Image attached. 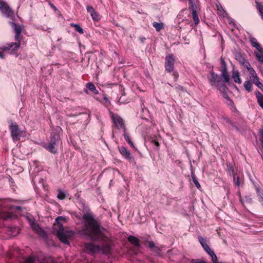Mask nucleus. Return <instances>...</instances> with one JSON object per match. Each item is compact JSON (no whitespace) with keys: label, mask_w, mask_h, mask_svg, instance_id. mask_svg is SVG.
<instances>
[{"label":"nucleus","mask_w":263,"mask_h":263,"mask_svg":"<svg viewBox=\"0 0 263 263\" xmlns=\"http://www.w3.org/2000/svg\"><path fill=\"white\" fill-rule=\"evenodd\" d=\"M204 250L207 252L208 254H209L211 258L213 263H218L217 262V258L215 253L213 252V251L210 248V250L205 249Z\"/></svg>","instance_id":"412c9836"},{"label":"nucleus","mask_w":263,"mask_h":263,"mask_svg":"<svg viewBox=\"0 0 263 263\" xmlns=\"http://www.w3.org/2000/svg\"><path fill=\"white\" fill-rule=\"evenodd\" d=\"M210 75L211 76L208 77V79L212 86L219 90L224 98H228L225 92L226 86L222 82L221 77L213 71L210 72Z\"/></svg>","instance_id":"20e7f679"},{"label":"nucleus","mask_w":263,"mask_h":263,"mask_svg":"<svg viewBox=\"0 0 263 263\" xmlns=\"http://www.w3.org/2000/svg\"><path fill=\"white\" fill-rule=\"evenodd\" d=\"M260 141H263V129L260 130Z\"/></svg>","instance_id":"79ce46f5"},{"label":"nucleus","mask_w":263,"mask_h":263,"mask_svg":"<svg viewBox=\"0 0 263 263\" xmlns=\"http://www.w3.org/2000/svg\"><path fill=\"white\" fill-rule=\"evenodd\" d=\"M30 224L32 230L35 232L39 235L44 237L46 235L45 231L41 227L31 219H29Z\"/></svg>","instance_id":"f8f14e48"},{"label":"nucleus","mask_w":263,"mask_h":263,"mask_svg":"<svg viewBox=\"0 0 263 263\" xmlns=\"http://www.w3.org/2000/svg\"><path fill=\"white\" fill-rule=\"evenodd\" d=\"M189 3L193 2H194V0H189Z\"/></svg>","instance_id":"3c124183"},{"label":"nucleus","mask_w":263,"mask_h":263,"mask_svg":"<svg viewBox=\"0 0 263 263\" xmlns=\"http://www.w3.org/2000/svg\"><path fill=\"white\" fill-rule=\"evenodd\" d=\"M0 11L3 15L12 21L14 20L15 17L14 12L6 2H4L0 6Z\"/></svg>","instance_id":"6e6552de"},{"label":"nucleus","mask_w":263,"mask_h":263,"mask_svg":"<svg viewBox=\"0 0 263 263\" xmlns=\"http://www.w3.org/2000/svg\"><path fill=\"white\" fill-rule=\"evenodd\" d=\"M119 151L121 154L126 159L133 162L134 161V157L131 155L130 153L127 149L124 146H122L119 148Z\"/></svg>","instance_id":"ddd939ff"},{"label":"nucleus","mask_w":263,"mask_h":263,"mask_svg":"<svg viewBox=\"0 0 263 263\" xmlns=\"http://www.w3.org/2000/svg\"><path fill=\"white\" fill-rule=\"evenodd\" d=\"M70 26L73 27L76 31L79 32L80 34H83L84 33L83 29L78 24H76L73 23H71Z\"/></svg>","instance_id":"393cba45"},{"label":"nucleus","mask_w":263,"mask_h":263,"mask_svg":"<svg viewBox=\"0 0 263 263\" xmlns=\"http://www.w3.org/2000/svg\"><path fill=\"white\" fill-rule=\"evenodd\" d=\"M239 177H237V179H236V180L235 181V184L236 185L239 186L240 185V182H239Z\"/></svg>","instance_id":"c03bdc74"},{"label":"nucleus","mask_w":263,"mask_h":263,"mask_svg":"<svg viewBox=\"0 0 263 263\" xmlns=\"http://www.w3.org/2000/svg\"><path fill=\"white\" fill-rule=\"evenodd\" d=\"M95 263H101V262L99 261H97L95 262Z\"/></svg>","instance_id":"864d4df0"},{"label":"nucleus","mask_w":263,"mask_h":263,"mask_svg":"<svg viewBox=\"0 0 263 263\" xmlns=\"http://www.w3.org/2000/svg\"><path fill=\"white\" fill-rule=\"evenodd\" d=\"M22 207L10 204L7 200L0 199V218L7 220L16 217V211H21Z\"/></svg>","instance_id":"f03ea898"},{"label":"nucleus","mask_w":263,"mask_h":263,"mask_svg":"<svg viewBox=\"0 0 263 263\" xmlns=\"http://www.w3.org/2000/svg\"><path fill=\"white\" fill-rule=\"evenodd\" d=\"M192 16H193V19L194 21V23L195 25H197L199 22V19L198 17V15L197 14V12H192Z\"/></svg>","instance_id":"72a5a7b5"},{"label":"nucleus","mask_w":263,"mask_h":263,"mask_svg":"<svg viewBox=\"0 0 263 263\" xmlns=\"http://www.w3.org/2000/svg\"><path fill=\"white\" fill-rule=\"evenodd\" d=\"M104 99H105V100H106V101H108V98H107L106 97H105V98H104Z\"/></svg>","instance_id":"8fccbe9b"},{"label":"nucleus","mask_w":263,"mask_h":263,"mask_svg":"<svg viewBox=\"0 0 263 263\" xmlns=\"http://www.w3.org/2000/svg\"><path fill=\"white\" fill-rule=\"evenodd\" d=\"M4 1H1L0 0V6L2 4V3L4 2Z\"/></svg>","instance_id":"09e8293b"},{"label":"nucleus","mask_w":263,"mask_h":263,"mask_svg":"<svg viewBox=\"0 0 263 263\" xmlns=\"http://www.w3.org/2000/svg\"><path fill=\"white\" fill-rule=\"evenodd\" d=\"M153 26L155 28L157 31H159L163 28V24L162 23H159L156 22L153 23Z\"/></svg>","instance_id":"c756f323"},{"label":"nucleus","mask_w":263,"mask_h":263,"mask_svg":"<svg viewBox=\"0 0 263 263\" xmlns=\"http://www.w3.org/2000/svg\"><path fill=\"white\" fill-rule=\"evenodd\" d=\"M83 227L82 234L89 237L91 240L100 242L101 245L98 246L92 242L86 243L85 245L86 251L91 254L98 253L108 254L110 251L108 239L102 232L101 227L91 212H87L82 216Z\"/></svg>","instance_id":"f257e3e1"},{"label":"nucleus","mask_w":263,"mask_h":263,"mask_svg":"<svg viewBox=\"0 0 263 263\" xmlns=\"http://www.w3.org/2000/svg\"><path fill=\"white\" fill-rule=\"evenodd\" d=\"M198 240H199V241L200 242L201 245L204 249V250L206 248V249L210 250V247L206 243V238H204L202 237V236H199Z\"/></svg>","instance_id":"4be33fe9"},{"label":"nucleus","mask_w":263,"mask_h":263,"mask_svg":"<svg viewBox=\"0 0 263 263\" xmlns=\"http://www.w3.org/2000/svg\"><path fill=\"white\" fill-rule=\"evenodd\" d=\"M252 84L250 81H246L244 83V87L246 90L248 92H251L252 91Z\"/></svg>","instance_id":"c85d7f7f"},{"label":"nucleus","mask_w":263,"mask_h":263,"mask_svg":"<svg viewBox=\"0 0 263 263\" xmlns=\"http://www.w3.org/2000/svg\"><path fill=\"white\" fill-rule=\"evenodd\" d=\"M90 15L94 21H98L99 20V14L95 10L90 13Z\"/></svg>","instance_id":"f704fd0d"},{"label":"nucleus","mask_w":263,"mask_h":263,"mask_svg":"<svg viewBox=\"0 0 263 263\" xmlns=\"http://www.w3.org/2000/svg\"><path fill=\"white\" fill-rule=\"evenodd\" d=\"M250 73L251 74V76L250 77V80H251L252 79H253V76L255 77V76H257L256 73L254 69L252 67V66L250 65V67H248L247 68Z\"/></svg>","instance_id":"473e14b6"},{"label":"nucleus","mask_w":263,"mask_h":263,"mask_svg":"<svg viewBox=\"0 0 263 263\" xmlns=\"http://www.w3.org/2000/svg\"><path fill=\"white\" fill-rule=\"evenodd\" d=\"M62 129L59 126L53 127L51 134L50 141L59 144L60 142V136L62 133Z\"/></svg>","instance_id":"1a4fd4ad"},{"label":"nucleus","mask_w":263,"mask_h":263,"mask_svg":"<svg viewBox=\"0 0 263 263\" xmlns=\"http://www.w3.org/2000/svg\"><path fill=\"white\" fill-rule=\"evenodd\" d=\"M217 11H218V15H219L220 16H221L223 17H224L225 16H226L227 14L226 13L225 11L223 9V8L221 7L217 6Z\"/></svg>","instance_id":"cd10ccee"},{"label":"nucleus","mask_w":263,"mask_h":263,"mask_svg":"<svg viewBox=\"0 0 263 263\" xmlns=\"http://www.w3.org/2000/svg\"><path fill=\"white\" fill-rule=\"evenodd\" d=\"M9 128L14 142L20 141L21 138L25 137L27 135L26 132L21 129L15 122H10Z\"/></svg>","instance_id":"39448f33"},{"label":"nucleus","mask_w":263,"mask_h":263,"mask_svg":"<svg viewBox=\"0 0 263 263\" xmlns=\"http://www.w3.org/2000/svg\"><path fill=\"white\" fill-rule=\"evenodd\" d=\"M0 57L2 59H4V55L2 52L0 53Z\"/></svg>","instance_id":"de8ad7c7"},{"label":"nucleus","mask_w":263,"mask_h":263,"mask_svg":"<svg viewBox=\"0 0 263 263\" xmlns=\"http://www.w3.org/2000/svg\"><path fill=\"white\" fill-rule=\"evenodd\" d=\"M257 103L259 106L263 109V95L259 91L256 92Z\"/></svg>","instance_id":"6ab92c4d"},{"label":"nucleus","mask_w":263,"mask_h":263,"mask_svg":"<svg viewBox=\"0 0 263 263\" xmlns=\"http://www.w3.org/2000/svg\"><path fill=\"white\" fill-rule=\"evenodd\" d=\"M128 240L133 245H135L137 248L140 247V240L134 236H129L127 238Z\"/></svg>","instance_id":"f3484780"},{"label":"nucleus","mask_w":263,"mask_h":263,"mask_svg":"<svg viewBox=\"0 0 263 263\" xmlns=\"http://www.w3.org/2000/svg\"><path fill=\"white\" fill-rule=\"evenodd\" d=\"M64 219V218L62 216H59L55 219L56 222L58 223V227L59 228V230L57 231V236L61 242L64 244L69 245V242L67 239V236L66 234V232L64 229L63 226L60 223V221Z\"/></svg>","instance_id":"423d86ee"},{"label":"nucleus","mask_w":263,"mask_h":263,"mask_svg":"<svg viewBox=\"0 0 263 263\" xmlns=\"http://www.w3.org/2000/svg\"><path fill=\"white\" fill-rule=\"evenodd\" d=\"M246 199L247 202H252V198H250L249 197H246Z\"/></svg>","instance_id":"49530a36"},{"label":"nucleus","mask_w":263,"mask_h":263,"mask_svg":"<svg viewBox=\"0 0 263 263\" xmlns=\"http://www.w3.org/2000/svg\"><path fill=\"white\" fill-rule=\"evenodd\" d=\"M251 81H252L259 88L263 90V85L261 82H260L259 78L257 76H255V77L253 76V79Z\"/></svg>","instance_id":"aec40b11"},{"label":"nucleus","mask_w":263,"mask_h":263,"mask_svg":"<svg viewBox=\"0 0 263 263\" xmlns=\"http://www.w3.org/2000/svg\"><path fill=\"white\" fill-rule=\"evenodd\" d=\"M189 9L192 11V12H197L198 7L194 2L189 3Z\"/></svg>","instance_id":"a878e982"},{"label":"nucleus","mask_w":263,"mask_h":263,"mask_svg":"<svg viewBox=\"0 0 263 263\" xmlns=\"http://www.w3.org/2000/svg\"><path fill=\"white\" fill-rule=\"evenodd\" d=\"M256 8L259 12L261 18L263 20V5L259 2H256Z\"/></svg>","instance_id":"5701e85b"},{"label":"nucleus","mask_w":263,"mask_h":263,"mask_svg":"<svg viewBox=\"0 0 263 263\" xmlns=\"http://www.w3.org/2000/svg\"><path fill=\"white\" fill-rule=\"evenodd\" d=\"M255 189L257 194L258 198H260V197H263V190H262L258 186H256Z\"/></svg>","instance_id":"c9c22d12"},{"label":"nucleus","mask_w":263,"mask_h":263,"mask_svg":"<svg viewBox=\"0 0 263 263\" xmlns=\"http://www.w3.org/2000/svg\"><path fill=\"white\" fill-rule=\"evenodd\" d=\"M65 197H66V195H65V194L64 193V192H63L61 190H59L57 197L60 200H63V199H65Z\"/></svg>","instance_id":"4c0bfd02"},{"label":"nucleus","mask_w":263,"mask_h":263,"mask_svg":"<svg viewBox=\"0 0 263 263\" xmlns=\"http://www.w3.org/2000/svg\"><path fill=\"white\" fill-rule=\"evenodd\" d=\"M148 247L151 249V251L155 253L157 255H161V250L160 249L155 246V243L153 241H149L148 243Z\"/></svg>","instance_id":"2eb2a0df"},{"label":"nucleus","mask_w":263,"mask_h":263,"mask_svg":"<svg viewBox=\"0 0 263 263\" xmlns=\"http://www.w3.org/2000/svg\"><path fill=\"white\" fill-rule=\"evenodd\" d=\"M175 58L173 54L167 55L165 58V68L169 72L174 71Z\"/></svg>","instance_id":"9d476101"},{"label":"nucleus","mask_w":263,"mask_h":263,"mask_svg":"<svg viewBox=\"0 0 263 263\" xmlns=\"http://www.w3.org/2000/svg\"><path fill=\"white\" fill-rule=\"evenodd\" d=\"M124 137L125 138V139L126 140V142L130 145V146L133 147V148H135V145L133 142L130 140L129 136L126 133V131L124 132Z\"/></svg>","instance_id":"bb28decb"},{"label":"nucleus","mask_w":263,"mask_h":263,"mask_svg":"<svg viewBox=\"0 0 263 263\" xmlns=\"http://www.w3.org/2000/svg\"><path fill=\"white\" fill-rule=\"evenodd\" d=\"M152 143L155 145L156 146L157 148L159 146V142L156 140H153L152 141Z\"/></svg>","instance_id":"ea45409f"},{"label":"nucleus","mask_w":263,"mask_h":263,"mask_svg":"<svg viewBox=\"0 0 263 263\" xmlns=\"http://www.w3.org/2000/svg\"><path fill=\"white\" fill-rule=\"evenodd\" d=\"M191 176H192V180H193V181L194 182L195 185H196V186L198 188V189H200L201 186L199 184V183L198 182L196 177V176L194 174V173H192V175H191Z\"/></svg>","instance_id":"2f4dec72"},{"label":"nucleus","mask_w":263,"mask_h":263,"mask_svg":"<svg viewBox=\"0 0 263 263\" xmlns=\"http://www.w3.org/2000/svg\"><path fill=\"white\" fill-rule=\"evenodd\" d=\"M236 59L238 60L239 63L243 65L246 68L250 67L251 65L249 62L242 57L240 54L237 55Z\"/></svg>","instance_id":"dca6fc26"},{"label":"nucleus","mask_w":263,"mask_h":263,"mask_svg":"<svg viewBox=\"0 0 263 263\" xmlns=\"http://www.w3.org/2000/svg\"><path fill=\"white\" fill-rule=\"evenodd\" d=\"M261 146H262V147L263 148V141H261Z\"/></svg>","instance_id":"603ef678"},{"label":"nucleus","mask_w":263,"mask_h":263,"mask_svg":"<svg viewBox=\"0 0 263 263\" xmlns=\"http://www.w3.org/2000/svg\"><path fill=\"white\" fill-rule=\"evenodd\" d=\"M86 9L87 12H89L90 14L95 11L93 8L91 6H87Z\"/></svg>","instance_id":"58836bf2"},{"label":"nucleus","mask_w":263,"mask_h":263,"mask_svg":"<svg viewBox=\"0 0 263 263\" xmlns=\"http://www.w3.org/2000/svg\"><path fill=\"white\" fill-rule=\"evenodd\" d=\"M193 263H206L205 261L201 260L199 259L194 260L193 261Z\"/></svg>","instance_id":"a19ab883"},{"label":"nucleus","mask_w":263,"mask_h":263,"mask_svg":"<svg viewBox=\"0 0 263 263\" xmlns=\"http://www.w3.org/2000/svg\"><path fill=\"white\" fill-rule=\"evenodd\" d=\"M112 120L118 129H122L125 131V126L124 125V122L123 120L117 114L112 115Z\"/></svg>","instance_id":"9b49d317"},{"label":"nucleus","mask_w":263,"mask_h":263,"mask_svg":"<svg viewBox=\"0 0 263 263\" xmlns=\"http://www.w3.org/2000/svg\"><path fill=\"white\" fill-rule=\"evenodd\" d=\"M250 42L251 45L258 51V52L255 53V55L257 60L259 62L263 63V48L259 43L257 42V40L255 37H251L250 38Z\"/></svg>","instance_id":"0eeeda50"},{"label":"nucleus","mask_w":263,"mask_h":263,"mask_svg":"<svg viewBox=\"0 0 263 263\" xmlns=\"http://www.w3.org/2000/svg\"><path fill=\"white\" fill-rule=\"evenodd\" d=\"M232 78L236 83L238 84L241 83V80L240 78L239 72L238 71L234 70L233 71Z\"/></svg>","instance_id":"a211bd4d"},{"label":"nucleus","mask_w":263,"mask_h":263,"mask_svg":"<svg viewBox=\"0 0 263 263\" xmlns=\"http://www.w3.org/2000/svg\"><path fill=\"white\" fill-rule=\"evenodd\" d=\"M221 77L223 78L224 81L226 83L229 82L230 78L228 71L224 72H221L220 74Z\"/></svg>","instance_id":"7c9ffc66"},{"label":"nucleus","mask_w":263,"mask_h":263,"mask_svg":"<svg viewBox=\"0 0 263 263\" xmlns=\"http://www.w3.org/2000/svg\"><path fill=\"white\" fill-rule=\"evenodd\" d=\"M227 65L226 64V62L224 60L221 61V72H227Z\"/></svg>","instance_id":"e433bc0d"},{"label":"nucleus","mask_w":263,"mask_h":263,"mask_svg":"<svg viewBox=\"0 0 263 263\" xmlns=\"http://www.w3.org/2000/svg\"><path fill=\"white\" fill-rule=\"evenodd\" d=\"M51 7H52V8L54 7V6L53 5H51Z\"/></svg>","instance_id":"5fc2aeb1"},{"label":"nucleus","mask_w":263,"mask_h":263,"mask_svg":"<svg viewBox=\"0 0 263 263\" xmlns=\"http://www.w3.org/2000/svg\"><path fill=\"white\" fill-rule=\"evenodd\" d=\"M173 74L174 76L175 80H176L177 79L178 77V72H176V71H174L173 73Z\"/></svg>","instance_id":"37998d69"},{"label":"nucleus","mask_w":263,"mask_h":263,"mask_svg":"<svg viewBox=\"0 0 263 263\" xmlns=\"http://www.w3.org/2000/svg\"><path fill=\"white\" fill-rule=\"evenodd\" d=\"M10 25L13 28L15 32V40L16 41H18V43H7L6 45L0 47V49L3 51L9 50L12 49V51L15 52L17 51L20 47V35L21 33L22 28L20 26H17L14 22H11L10 23Z\"/></svg>","instance_id":"7ed1b4c3"},{"label":"nucleus","mask_w":263,"mask_h":263,"mask_svg":"<svg viewBox=\"0 0 263 263\" xmlns=\"http://www.w3.org/2000/svg\"><path fill=\"white\" fill-rule=\"evenodd\" d=\"M59 145V144L58 143H55L54 142H51L50 141L49 144L45 146V148L51 153L56 154L57 153Z\"/></svg>","instance_id":"4468645a"},{"label":"nucleus","mask_w":263,"mask_h":263,"mask_svg":"<svg viewBox=\"0 0 263 263\" xmlns=\"http://www.w3.org/2000/svg\"><path fill=\"white\" fill-rule=\"evenodd\" d=\"M259 202L263 205V197H260L258 199Z\"/></svg>","instance_id":"a18cd8bd"},{"label":"nucleus","mask_w":263,"mask_h":263,"mask_svg":"<svg viewBox=\"0 0 263 263\" xmlns=\"http://www.w3.org/2000/svg\"><path fill=\"white\" fill-rule=\"evenodd\" d=\"M87 88L91 91L93 92L95 94H98V91L92 83H88L86 85Z\"/></svg>","instance_id":"b1692460"}]
</instances>
